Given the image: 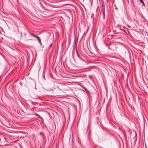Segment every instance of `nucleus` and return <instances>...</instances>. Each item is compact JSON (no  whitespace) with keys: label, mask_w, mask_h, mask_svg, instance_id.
Segmentation results:
<instances>
[{"label":"nucleus","mask_w":148,"mask_h":148,"mask_svg":"<svg viewBox=\"0 0 148 148\" xmlns=\"http://www.w3.org/2000/svg\"><path fill=\"white\" fill-rule=\"evenodd\" d=\"M30 35L31 36H33L34 37H36L38 39V41H39V42L40 43H41V40L40 39V38L39 36H35L34 34L32 33H30Z\"/></svg>","instance_id":"nucleus-1"},{"label":"nucleus","mask_w":148,"mask_h":148,"mask_svg":"<svg viewBox=\"0 0 148 148\" xmlns=\"http://www.w3.org/2000/svg\"><path fill=\"white\" fill-rule=\"evenodd\" d=\"M140 2L141 3H143V5H145V4L144 3V2L143 1V0H139Z\"/></svg>","instance_id":"nucleus-2"},{"label":"nucleus","mask_w":148,"mask_h":148,"mask_svg":"<svg viewBox=\"0 0 148 148\" xmlns=\"http://www.w3.org/2000/svg\"><path fill=\"white\" fill-rule=\"evenodd\" d=\"M103 14L104 17L105 16V11L104 10V8H103Z\"/></svg>","instance_id":"nucleus-3"},{"label":"nucleus","mask_w":148,"mask_h":148,"mask_svg":"<svg viewBox=\"0 0 148 148\" xmlns=\"http://www.w3.org/2000/svg\"><path fill=\"white\" fill-rule=\"evenodd\" d=\"M84 88L85 90H86V88L85 87H84Z\"/></svg>","instance_id":"nucleus-4"},{"label":"nucleus","mask_w":148,"mask_h":148,"mask_svg":"<svg viewBox=\"0 0 148 148\" xmlns=\"http://www.w3.org/2000/svg\"><path fill=\"white\" fill-rule=\"evenodd\" d=\"M35 87H36V89H37V86H36Z\"/></svg>","instance_id":"nucleus-5"},{"label":"nucleus","mask_w":148,"mask_h":148,"mask_svg":"<svg viewBox=\"0 0 148 148\" xmlns=\"http://www.w3.org/2000/svg\"><path fill=\"white\" fill-rule=\"evenodd\" d=\"M28 66V64L27 65V66Z\"/></svg>","instance_id":"nucleus-6"}]
</instances>
